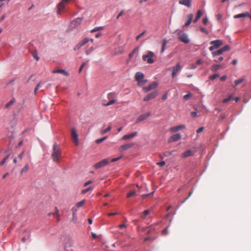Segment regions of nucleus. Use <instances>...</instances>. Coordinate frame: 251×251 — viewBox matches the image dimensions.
Wrapping results in <instances>:
<instances>
[{"instance_id": "f257e3e1", "label": "nucleus", "mask_w": 251, "mask_h": 251, "mask_svg": "<svg viewBox=\"0 0 251 251\" xmlns=\"http://www.w3.org/2000/svg\"><path fill=\"white\" fill-rule=\"evenodd\" d=\"M53 152L51 157L54 162L59 163L60 159L62 156L61 151L56 143H54L53 146Z\"/></svg>"}, {"instance_id": "f03ea898", "label": "nucleus", "mask_w": 251, "mask_h": 251, "mask_svg": "<svg viewBox=\"0 0 251 251\" xmlns=\"http://www.w3.org/2000/svg\"><path fill=\"white\" fill-rule=\"evenodd\" d=\"M176 32L177 38L179 41L185 44L189 43L190 40L186 33L181 30H178Z\"/></svg>"}, {"instance_id": "7ed1b4c3", "label": "nucleus", "mask_w": 251, "mask_h": 251, "mask_svg": "<svg viewBox=\"0 0 251 251\" xmlns=\"http://www.w3.org/2000/svg\"><path fill=\"white\" fill-rule=\"evenodd\" d=\"M154 57V53L151 51H149L147 54L142 56V59L145 61H147L148 64H152L154 62V60L153 59Z\"/></svg>"}, {"instance_id": "20e7f679", "label": "nucleus", "mask_w": 251, "mask_h": 251, "mask_svg": "<svg viewBox=\"0 0 251 251\" xmlns=\"http://www.w3.org/2000/svg\"><path fill=\"white\" fill-rule=\"evenodd\" d=\"M230 49V48L229 45H226L217 51L213 50L211 54L213 57H215L216 56L221 55L224 52L229 50Z\"/></svg>"}, {"instance_id": "39448f33", "label": "nucleus", "mask_w": 251, "mask_h": 251, "mask_svg": "<svg viewBox=\"0 0 251 251\" xmlns=\"http://www.w3.org/2000/svg\"><path fill=\"white\" fill-rule=\"evenodd\" d=\"M210 44L212 46L209 48V50L210 51H213L221 47L223 45V42L221 40H216L210 42Z\"/></svg>"}, {"instance_id": "423d86ee", "label": "nucleus", "mask_w": 251, "mask_h": 251, "mask_svg": "<svg viewBox=\"0 0 251 251\" xmlns=\"http://www.w3.org/2000/svg\"><path fill=\"white\" fill-rule=\"evenodd\" d=\"M69 0H61L57 5V13L59 14L63 12L65 8L66 4L69 2Z\"/></svg>"}, {"instance_id": "0eeeda50", "label": "nucleus", "mask_w": 251, "mask_h": 251, "mask_svg": "<svg viewBox=\"0 0 251 251\" xmlns=\"http://www.w3.org/2000/svg\"><path fill=\"white\" fill-rule=\"evenodd\" d=\"M71 137L73 143L75 146H77L79 144L78 134L75 128L71 129Z\"/></svg>"}, {"instance_id": "6e6552de", "label": "nucleus", "mask_w": 251, "mask_h": 251, "mask_svg": "<svg viewBox=\"0 0 251 251\" xmlns=\"http://www.w3.org/2000/svg\"><path fill=\"white\" fill-rule=\"evenodd\" d=\"M110 163V161L108 159H105L97 163L94 165V168L96 169H99L102 167L107 165Z\"/></svg>"}, {"instance_id": "1a4fd4ad", "label": "nucleus", "mask_w": 251, "mask_h": 251, "mask_svg": "<svg viewBox=\"0 0 251 251\" xmlns=\"http://www.w3.org/2000/svg\"><path fill=\"white\" fill-rule=\"evenodd\" d=\"M158 95V92L157 91H154L150 94H149L147 96H146L143 99V100L145 101H149L151 100H152L155 98Z\"/></svg>"}, {"instance_id": "9d476101", "label": "nucleus", "mask_w": 251, "mask_h": 251, "mask_svg": "<svg viewBox=\"0 0 251 251\" xmlns=\"http://www.w3.org/2000/svg\"><path fill=\"white\" fill-rule=\"evenodd\" d=\"M151 115V112H147L146 114L140 115L136 120V123L141 122L147 119Z\"/></svg>"}, {"instance_id": "9b49d317", "label": "nucleus", "mask_w": 251, "mask_h": 251, "mask_svg": "<svg viewBox=\"0 0 251 251\" xmlns=\"http://www.w3.org/2000/svg\"><path fill=\"white\" fill-rule=\"evenodd\" d=\"M89 41L88 38H84L81 41L79 42L74 48V50H76L79 49L81 47L85 45L86 43H87Z\"/></svg>"}, {"instance_id": "f8f14e48", "label": "nucleus", "mask_w": 251, "mask_h": 251, "mask_svg": "<svg viewBox=\"0 0 251 251\" xmlns=\"http://www.w3.org/2000/svg\"><path fill=\"white\" fill-rule=\"evenodd\" d=\"M158 85L157 82H153L148 87H143V90L145 92H147L152 89L155 88Z\"/></svg>"}, {"instance_id": "ddd939ff", "label": "nucleus", "mask_w": 251, "mask_h": 251, "mask_svg": "<svg viewBox=\"0 0 251 251\" xmlns=\"http://www.w3.org/2000/svg\"><path fill=\"white\" fill-rule=\"evenodd\" d=\"M185 128V126L183 125H181L172 127L170 128V130L172 132H176L178 131V130L183 129Z\"/></svg>"}, {"instance_id": "4468645a", "label": "nucleus", "mask_w": 251, "mask_h": 251, "mask_svg": "<svg viewBox=\"0 0 251 251\" xmlns=\"http://www.w3.org/2000/svg\"><path fill=\"white\" fill-rule=\"evenodd\" d=\"M181 67L179 63H178L175 67H174L173 68L172 73L173 77L175 76L177 72L179 71L181 69Z\"/></svg>"}, {"instance_id": "2eb2a0df", "label": "nucleus", "mask_w": 251, "mask_h": 251, "mask_svg": "<svg viewBox=\"0 0 251 251\" xmlns=\"http://www.w3.org/2000/svg\"><path fill=\"white\" fill-rule=\"evenodd\" d=\"M181 137V135L179 133L174 134L171 136L169 139L170 142H175L179 140Z\"/></svg>"}, {"instance_id": "dca6fc26", "label": "nucleus", "mask_w": 251, "mask_h": 251, "mask_svg": "<svg viewBox=\"0 0 251 251\" xmlns=\"http://www.w3.org/2000/svg\"><path fill=\"white\" fill-rule=\"evenodd\" d=\"M82 21V18H76L75 20H73L71 22V26L73 27L77 26L80 25Z\"/></svg>"}, {"instance_id": "f3484780", "label": "nucleus", "mask_w": 251, "mask_h": 251, "mask_svg": "<svg viewBox=\"0 0 251 251\" xmlns=\"http://www.w3.org/2000/svg\"><path fill=\"white\" fill-rule=\"evenodd\" d=\"M134 145L133 143H129V144H127L121 146L119 148V151H124L127 150L129 148L132 147Z\"/></svg>"}, {"instance_id": "a211bd4d", "label": "nucleus", "mask_w": 251, "mask_h": 251, "mask_svg": "<svg viewBox=\"0 0 251 251\" xmlns=\"http://www.w3.org/2000/svg\"><path fill=\"white\" fill-rule=\"evenodd\" d=\"M137 132H134L129 134H126L123 136L122 139L124 140H126L131 138H132L137 135Z\"/></svg>"}, {"instance_id": "6ab92c4d", "label": "nucleus", "mask_w": 251, "mask_h": 251, "mask_svg": "<svg viewBox=\"0 0 251 251\" xmlns=\"http://www.w3.org/2000/svg\"><path fill=\"white\" fill-rule=\"evenodd\" d=\"M179 3L188 7H190L191 6V0H180Z\"/></svg>"}, {"instance_id": "aec40b11", "label": "nucleus", "mask_w": 251, "mask_h": 251, "mask_svg": "<svg viewBox=\"0 0 251 251\" xmlns=\"http://www.w3.org/2000/svg\"><path fill=\"white\" fill-rule=\"evenodd\" d=\"M187 17L188 18V20L186 22V23L184 25V26H188L191 23L192 20L194 17V15L193 14H189L187 15Z\"/></svg>"}, {"instance_id": "412c9836", "label": "nucleus", "mask_w": 251, "mask_h": 251, "mask_svg": "<svg viewBox=\"0 0 251 251\" xmlns=\"http://www.w3.org/2000/svg\"><path fill=\"white\" fill-rule=\"evenodd\" d=\"M144 78V75L141 72H137L135 74V79L138 82Z\"/></svg>"}, {"instance_id": "4be33fe9", "label": "nucleus", "mask_w": 251, "mask_h": 251, "mask_svg": "<svg viewBox=\"0 0 251 251\" xmlns=\"http://www.w3.org/2000/svg\"><path fill=\"white\" fill-rule=\"evenodd\" d=\"M194 154V152L191 150H187V151H185L182 155V157L183 158H186L189 156H192Z\"/></svg>"}, {"instance_id": "5701e85b", "label": "nucleus", "mask_w": 251, "mask_h": 251, "mask_svg": "<svg viewBox=\"0 0 251 251\" xmlns=\"http://www.w3.org/2000/svg\"><path fill=\"white\" fill-rule=\"evenodd\" d=\"M52 73H60V74L64 75L65 76H69V73L66 72L65 70H62V69H58V70H53Z\"/></svg>"}, {"instance_id": "b1692460", "label": "nucleus", "mask_w": 251, "mask_h": 251, "mask_svg": "<svg viewBox=\"0 0 251 251\" xmlns=\"http://www.w3.org/2000/svg\"><path fill=\"white\" fill-rule=\"evenodd\" d=\"M248 16H249V13L248 12H245L243 13H241V14H239L237 15H235L234 16V18L235 19H237V18H242V17H248Z\"/></svg>"}, {"instance_id": "393cba45", "label": "nucleus", "mask_w": 251, "mask_h": 251, "mask_svg": "<svg viewBox=\"0 0 251 251\" xmlns=\"http://www.w3.org/2000/svg\"><path fill=\"white\" fill-rule=\"evenodd\" d=\"M202 14V11L200 10H198V12H197V16L195 19V20H194V23H197L199 20L201 18V15Z\"/></svg>"}, {"instance_id": "a878e982", "label": "nucleus", "mask_w": 251, "mask_h": 251, "mask_svg": "<svg viewBox=\"0 0 251 251\" xmlns=\"http://www.w3.org/2000/svg\"><path fill=\"white\" fill-rule=\"evenodd\" d=\"M167 43H168L167 40L164 39L163 40L162 44V48H161V53H163L164 51V50H165L166 46L167 44Z\"/></svg>"}, {"instance_id": "bb28decb", "label": "nucleus", "mask_w": 251, "mask_h": 251, "mask_svg": "<svg viewBox=\"0 0 251 251\" xmlns=\"http://www.w3.org/2000/svg\"><path fill=\"white\" fill-rule=\"evenodd\" d=\"M55 212H53V215H55L56 217L57 221L59 222L60 221L59 210L57 207L55 208Z\"/></svg>"}, {"instance_id": "cd10ccee", "label": "nucleus", "mask_w": 251, "mask_h": 251, "mask_svg": "<svg viewBox=\"0 0 251 251\" xmlns=\"http://www.w3.org/2000/svg\"><path fill=\"white\" fill-rule=\"evenodd\" d=\"M15 102V99H13L10 100L5 105V108H8L11 105H12Z\"/></svg>"}, {"instance_id": "c85d7f7f", "label": "nucleus", "mask_w": 251, "mask_h": 251, "mask_svg": "<svg viewBox=\"0 0 251 251\" xmlns=\"http://www.w3.org/2000/svg\"><path fill=\"white\" fill-rule=\"evenodd\" d=\"M221 67V65H213L212 66L211 69L212 71L216 72L217 70H218Z\"/></svg>"}, {"instance_id": "c756f323", "label": "nucleus", "mask_w": 251, "mask_h": 251, "mask_svg": "<svg viewBox=\"0 0 251 251\" xmlns=\"http://www.w3.org/2000/svg\"><path fill=\"white\" fill-rule=\"evenodd\" d=\"M147 82V80L143 78V79L138 81V85L141 87L145 85Z\"/></svg>"}, {"instance_id": "7c9ffc66", "label": "nucleus", "mask_w": 251, "mask_h": 251, "mask_svg": "<svg viewBox=\"0 0 251 251\" xmlns=\"http://www.w3.org/2000/svg\"><path fill=\"white\" fill-rule=\"evenodd\" d=\"M85 200H83L76 203L75 204V207L78 208V207H81L83 206L85 203Z\"/></svg>"}, {"instance_id": "2f4dec72", "label": "nucleus", "mask_w": 251, "mask_h": 251, "mask_svg": "<svg viewBox=\"0 0 251 251\" xmlns=\"http://www.w3.org/2000/svg\"><path fill=\"white\" fill-rule=\"evenodd\" d=\"M150 213V210H145L142 214H141V217L143 219H145L147 215H148Z\"/></svg>"}, {"instance_id": "473e14b6", "label": "nucleus", "mask_w": 251, "mask_h": 251, "mask_svg": "<svg viewBox=\"0 0 251 251\" xmlns=\"http://www.w3.org/2000/svg\"><path fill=\"white\" fill-rule=\"evenodd\" d=\"M103 29H104L103 26L96 27L95 28H94V29H93L91 30V32L93 33V32H95L99 31V30H102Z\"/></svg>"}, {"instance_id": "72a5a7b5", "label": "nucleus", "mask_w": 251, "mask_h": 251, "mask_svg": "<svg viewBox=\"0 0 251 251\" xmlns=\"http://www.w3.org/2000/svg\"><path fill=\"white\" fill-rule=\"evenodd\" d=\"M136 194V191L135 190H132L129 192H128L126 195L127 198H130L134 196Z\"/></svg>"}, {"instance_id": "f704fd0d", "label": "nucleus", "mask_w": 251, "mask_h": 251, "mask_svg": "<svg viewBox=\"0 0 251 251\" xmlns=\"http://www.w3.org/2000/svg\"><path fill=\"white\" fill-rule=\"evenodd\" d=\"M137 50H138V48H135L129 53V59H131L133 56V55H134L135 52L136 51H137Z\"/></svg>"}, {"instance_id": "c9c22d12", "label": "nucleus", "mask_w": 251, "mask_h": 251, "mask_svg": "<svg viewBox=\"0 0 251 251\" xmlns=\"http://www.w3.org/2000/svg\"><path fill=\"white\" fill-rule=\"evenodd\" d=\"M243 80L244 79L243 78H240L239 79L236 80L234 81V84H235L234 86H236L238 85H239V84L241 83L243 81Z\"/></svg>"}, {"instance_id": "e433bc0d", "label": "nucleus", "mask_w": 251, "mask_h": 251, "mask_svg": "<svg viewBox=\"0 0 251 251\" xmlns=\"http://www.w3.org/2000/svg\"><path fill=\"white\" fill-rule=\"evenodd\" d=\"M107 138V137L105 136V137H103L101 138H100V139H97L96 141V143L97 144H100V143H101L102 142H103V141H104Z\"/></svg>"}, {"instance_id": "4c0bfd02", "label": "nucleus", "mask_w": 251, "mask_h": 251, "mask_svg": "<svg viewBox=\"0 0 251 251\" xmlns=\"http://www.w3.org/2000/svg\"><path fill=\"white\" fill-rule=\"evenodd\" d=\"M111 129V126H108L106 129L101 131V133L102 134H105L107 132L109 131Z\"/></svg>"}, {"instance_id": "58836bf2", "label": "nucleus", "mask_w": 251, "mask_h": 251, "mask_svg": "<svg viewBox=\"0 0 251 251\" xmlns=\"http://www.w3.org/2000/svg\"><path fill=\"white\" fill-rule=\"evenodd\" d=\"M89 60H87V62H84L82 63L81 65L80 66L79 69V73H80L83 67L87 64V63L88 62Z\"/></svg>"}, {"instance_id": "ea45409f", "label": "nucleus", "mask_w": 251, "mask_h": 251, "mask_svg": "<svg viewBox=\"0 0 251 251\" xmlns=\"http://www.w3.org/2000/svg\"><path fill=\"white\" fill-rule=\"evenodd\" d=\"M28 169V165L26 164L21 170V173L23 174L24 172H26Z\"/></svg>"}, {"instance_id": "a19ab883", "label": "nucleus", "mask_w": 251, "mask_h": 251, "mask_svg": "<svg viewBox=\"0 0 251 251\" xmlns=\"http://www.w3.org/2000/svg\"><path fill=\"white\" fill-rule=\"evenodd\" d=\"M32 56L36 60H38L39 59V57H38V53L36 51L32 52Z\"/></svg>"}, {"instance_id": "79ce46f5", "label": "nucleus", "mask_w": 251, "mask_h": 251, "mask_svg": "<svg viewBox=\"0 0 251 251\" xmlns=\"http://www.w3.org/2000/svg\"><path fill=\"white\" fill-rule=\"evenodd\" d=\"M219 75L218 74H214L213 75H211L210 77H209V78L211 79V80H214L215 79H216L217 77H219Z\"/></svg>"}, {"instance_id": "37998d69", "label": "nucleus", "mask_w": 251, "mask_h": 251, "mask_svg": "<svg viewBox=\"0 0 251 251\" xmlns=\"http://www.w3.org/2000/svg\"><path fill=\"white\" fill-rule=\"evenodd\" d=\"M232 99V96L231 95L229 96L228 98L225 99L223 100V102L224 103H226L229 100H230Z\"/></svg>"}, {"instance_id": "c03bdc74", "label": "nucleus", "mask_w": 251, "mask_h": 251, "mask_svg": "<svg viewBox=\"0 0 251 251\" xmlns=\"http://www.w3.org/2000/svg\"><path fill=\"white\" fill-rule=\"evenodd\" d=\"M92 189V188L91 187H89L86 189L82 190L81 192L82 194H85Z\"/></svg>"}, {"instance_id": "a18cd8bd", "label": "nucleus", "mask_w": 251, "mask_h": 251, "mask_svg": "<svg viewBox=\"0 0 251 251\" xmlns=\"http://www.w3.org/2000/svg\"><path fill=\"white\" fill-rule=\"evenodd\" d=\"M191 96H192V94L189 93L187 95H184L183 97V99L185 100H188Z\"/></svg>"}, {"instance_id": "49530a36", "label": "nucleus", "mask_w": 251, "mask_h": 251, "mask_svg": "<svg viewBox=\"0 0 251 251\" xmlns=\"http://www.w3.org/2000/svg\"><path fill=\"white\" fill-rule=\"evenodd\" d=\"M115 102V100H109L106 104H105V106H109L114 104Z\"/></svg>"}, {"instance_id": "de8ad7c7", "label": "nucleus", "mask_w": 251, "mask_h": 251, "mask_svg": "<svg viewBox=\"0 0 251 251\" xmlns=\"http://www.w3.org/2000/svg\"><path fill=\"white\" fill-rule=\"evenodd\" d=\"M200 30H201L202 32H203V33H205L206 34H209V32H208V31L206 29H205V28H203V27H201L200 28Z\"/></svg>"}, {"instance_id": "09e8293b", "label": "nucleus", "mask_w": 251, "mask_h": 251, "mask_svg": "<svg viewBox=\"0 0 251 251\" xmlns=\"http://www.w3.org/2000/svg\"><path fill=\"white\" fill-rule=\"evenodd\" d=\"M146 31H144L143 32H142L141 33H140V34H139L136 37V40H138L141 37H142L144 34L145 33Z\"/></svg>"}, {"instance_id": "8fccbe9b", "label": "nucleus", "mask_w": 251, "mask_h": 251, "mask_svg": "<svg viewBox=\"0 0 251 251\" xmlns=\"http://www.w3.org/2000/svg\"><path fill=\"white\" fill-rule=\"evenodd\" d=\"M76 207L74 206L72 208V210L73 211V217H74V215H76V212L77 211Z\"/></svg>"}, {"instance_id": "3c124183", "label": "nucleus", "mask_w": 251, "mask_h": 251, "mask_svg": "<svg viewBox=\"0 0 251 251\" xmlns=\"http://www.w3.org/2000/svg\"><path fill=\"white\" fill-rule=\"evenodd\" d=\"M224 59V58L222 57V56H220L215 59H214V61L216 62H221Z\"/></svg>"}, {"instance_id": "603ef678", "label": "nucleus", "mask_w": 251, "mask_h": 251, "mask_svg": "<svg viewBox=\"0 0 251 251\" xmlns=\"http://www.w3.org/2000/svg\"><path fill=\"white\" fill-rule=\"evenodd\" d=\"M156 164L160 167H162L165 165V162L164 161H162L156 163Z\"/></svg>"}, {"instance_id": "864d4df0", "label": "nucleus", "mask_w": 251, "mask_h": 251, "mask_svg": "<svg viewBox=\"0 0 251 251\" xmlns=\"http://www.w3.org/2000/svg\"><path fill=\"white\" fill-rule=\"evenodd\" d=\"M40 84H41V83L40 82L35 87V89H34V93L35 94H36L37 93V91H38V89L40 87Z\"/></svg>"}, {"instance_id": "5fc2aeb1", "label": "nucleus", "mask_w": 251, "mask_h": 251, "mask_svg": "<svg viewBox=\"0 0 251 251\" xmlns=\"http://www.w3.org/2000/svg\"><path fill=\"white\" fill-rule=\"evenodd\" d=\"M121 157H122V156H119V157H117V158H113V159H112L111 160L110 162H113L117 161H118V160H119Z\"/></svg>"}, {"instance_id": "6e6d98bb", "label": "nucleus", "mask_w": 251, "mask_h": 251, "mask_svg": "<svg viewBox=\"0 0 251 251\" xmlns=\"http://www.w3.org/2000/svg\"><path fill=\"white\" fill-rule=\"evenodd\" d=\"M124 10H122L119 13V14L118 15V16H117V19H119V18L122 16L123 15V14H124Z\"/></svg>"}, {"instance_id": "4d7b16f0", "label": "nucleus", "mask_w": 251, "mask_h": 251, "mask_svg": "<svg viewBox=\"0 0 251 251\" xmlns=\"http://www.w3.org/2000/svg\"><path fill=\"white\" fill-rule=\"evenodd\" d=\"M172 154V151H165L164 153V155L165 156H169Z\"/></svg>"}, {"instance_id": "13d9d810", "label": "nucleus", "mask_w": 251, "mask_h": 251, "mask_svg": "<svg viewBox=\"0 0 251 251\" xmlns=\"http://www.w3.org/2000/svg\"><path fill=\"white\" fill-rule=\"evenodd\" d=\"M208 21V20L207 18H205L203 19L202 22L204 25H206Z\"/></svg>"}, {"instance_id": "bf43d9fd", "label": "nucleus", "mask_w": 251, "mask_h": 251, "mask_svg": "<svg viewBox=\"0 0 251 251\" xmlns=\"http://www.w3.org/2000/svg\"><path fill=\"white\" fill-rule=\"evenodd\" d=\"M153 192H152L150 194H143L142 195V197L143 198V199H145L148 196H149L150 195H151V194H152Z\"/></svg>"}, {"instance_id": "052dcab7", "label": "nucleus", "mask_w": 251, "mask_h": 251, "mask_svg": "<svg viewBox=\"0 0 251 251\" xmlns=\"http://www.w3.org/2000/svg\"><path fill=\"white\" fill-rule=\"evenodd\" d=\"M222 15L220 14H218L216 15V18H217V19L218 20V21H220L221 18H222Z\"/></svg>"}, {"instance_id": "680f3d73", "label": "nucleus", "mask_w": 251, "mask_h": 251, "mask_svg": "<svg viewBox=\"0 0 251 251\" xmlns=\"http://www.w3.org/2000/svg\"><path fill=\"white\" fill-rule=\"evenodd\" d=\"M191 115L192 117H196L197 115V113L196 112H192L191 113Z\"/></svg>"}, {"instance_id": "e2e57ef3", "label": "nucleus", "mask_w": 251, "mask_h": 251, "mask_svg": "<svg viewBox=\"0 0 251 251\" xmlns=\"http://www.w3.org/2000/svg\"><path fill=\"white\" fill-rule=\"evenodd\" d=\"M204 128L203 127H201L200 128H199L197 130V133H199L200 132H201V131H203Z\"/></svg>"}, {"instance_id": "0e129e2a", "label": "nucleus", "mask_w": 251, "mask_h": 251, "mask_svg": "<svg viewBox=\"0 0 251 251\" xmlns=\"http://www.w3.org/2000/svg\"><path fill=\"white\" fill-rule=\"evenodd\" d=\"M92 183V181L91 180L88 181L87 182L84 183V186H87V185H89L90 184H91Z\"/></svg>"}, {"instance_id": "69168bd1", "label": "nucleus", "mask_w": 251, "mask_h": 251, "mask_svg": "<svg viewBox=\"0 0 251 251\" xmlns=\"http://www.w3.org/2000/svg\"><path fill=\"white\" fill-rule=\"evenodd\" d=\"M117 214H118L117 212H114V213H109L107 214V215L108 216H111L116 215Z\"/></svg>"}, {"instance_id": "338daca9", "label": "nucleus", "mask_w": 251, "mask_h": 251, "mask_svg": "<svg viewBox=\"0 0 251 251\" xmlns=\"http://www.w3.org/2000/svg\"><path fill=\"white\" fill-rule=\"evenodd\" d=\"M202 63V60L201 59H199L197 60L196 64L197 65H201Z\"/></svg>"}, {"instance_id": "774afa93", "label": "nucleus", "mask_w": 251, "mask_h": 251, "mask_svg": "<svg viewBox=\"0 0 251 251\" xmlns=\"http://www.w3.org/2000/svg\"><path fill=\"white\" fill-rule=\"evenodd\" d=\"M92 50H93V48L92 47L90 49H89V50H86V54H87V55L89 54Z\"/></svg>"}]
</instances>
